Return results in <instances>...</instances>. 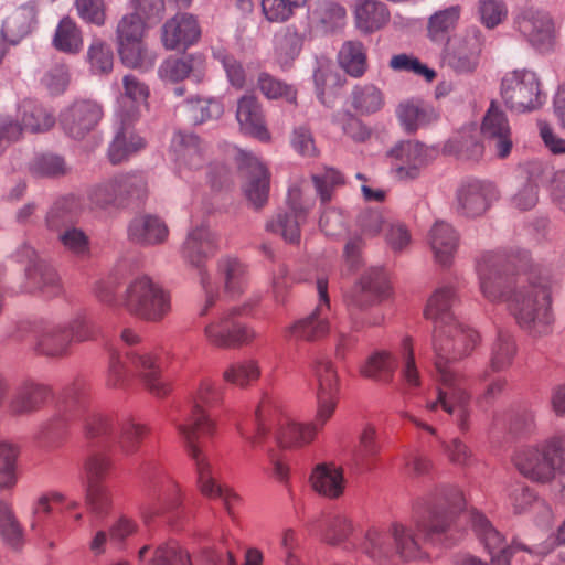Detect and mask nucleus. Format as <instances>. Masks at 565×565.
Returning a JSON list of instances; mask_svg holds the SVG:
<instances>
[{"instance_id": "nucleus-1", "label": "nucleus", "mask_w": 565, "mask_h": 565, "mask_svg": "<svg viewBox=\"0 0 565 565\" xmlns=\"http://www.w3.org/2000/svg\"><path fill=\"white\" fill-rule=\"evenodd\" d=\"M480 290L491 302L504 300L522 328H531L551 306V280L540 269L515 274L503 253L488 252L477 260Z\"/></svg>"}, {"instance_id": "nucleus-2", "label": "nucleus", "mask_w": 565, "mask_h": 565, "mask_svg": "<svg viewBox=\"0 0 565 565\" xmlns=\"http://www.w3.org/2000/svg\"><path fill=\"white\" fill-rule=\"evenodd\" d=\"M479 342V334L460 324L458 321L446 326L435 327L433 347L435 351V367L440 386L434 401H428V411H444L456 417L461 431L469 429L470 394L467 392L466 380L449 365L470 354Z\"/></svg>"}, {"instance_id": "nucleus-3", "label": "nucleus", "mask_w": 565, "mask_h": 565, "mask_svg": "<svg viewBox=\"0 0 565 565\" xmlns=\"http://www.w3.org/2000/svg\"><path fill=\"white\" fill-rule=\"evenodd\" d=\"M223 402V392L211 380L200 382L193 406L183 423L175 425L188 456L194 461L198 473V487L204 497L228 501L231 491L217 482L213 469L204 452V443L212 440L217 433V423L209 414Z\"/></svg>"}, {"instance_id": "nucleus-4", "label": "nucleus", "mask_w": 565, "mask_h": 565, "mask_svg": "<svg viewBox=\"0 0 565 565\" xmlns=\"http://www.w3.org/2000/svg\"><path fill=\"white\" fill-rule=\"evenodd\" d=\"M273 427H277L276 439L286 448H300L312 443L318 435L311 423H297L290 419L282 409L278 397L264 395L254 422H245L238 426L241 436L256 448L266 440Z\"/></svg>"}, {"instance_id": "nucleus-5", "label": "nucleus", "mask_w": 565, "mask_h": 565, "mask_svg": "<svg viewBox=\"0 0 565 565\" xmlns=\"http://www.w3.org/2000/svg\"><path fill=\"white\" fill-rule=\"evenodd\" d=\"M512 463L526 480L540 486L553 483L565 475V434L519 448Z\"/></svg>"}, {"instance_id": "nucleus-6", "label": "nucleus", "mask_w": 565, "mask_h": 565, "mask_svg": "<svg viewBox=\"0 0 565 565\" xmlns=\"http://www.w3.org/2000/svg\"><path fill=\"white\" fill-rule=\"evenodd\" d=\"M465 507L466 499L458 487L438 489L426 504L416 508L414 523L417 533L426 539L445 533Z\"/></svg>"}, {"instance_id": "nucleus-7", "label": "nucleus", "mask_w": 565, "mask_h": 565, "mask_svg": "<svg viewBox=\"0 0 565 565\" xmlns=\"http://www.w3.org/2000/svg\"><path fill=\"white\" fill-rule=\"evenodd\" d=\"M127 367L118 358L111 356L106 376V385L110 388H126L131 375L140 377L146 388L157 397H164L171 386L161 376L158 359L149 352L127 353Z\"/></svg>"}, {"instance_id": "nucleus-8", "label": "nucleus", "mask_w": 565, "mask_h": 565, "mask_svg": "<svg viewBox=\"0 0 565 565\" xmlns=\"http://www.w3.org/2000/svg\"><path fill=\"white\" fill-rule=\"evenodd\" d=\"M120 305L138 319L159 322L171 311V295L147 276L134 279Z\"/></svg>"}, {"instance_id": "nucleus-9", "label": "nucleus", "mask_w": 565, "mask_h": 565, "mask_svg": "<svg viewBox=\"0 0 565 565\" xmlns=\"http://www.w3.org/2000/svg\"><path fill=\"white\" fill-rule=\"evenodd\" d=\"M147 500L140 508L145 522L166 518L170 523L183 512L184 493L180 484L168 473L152 477L145 488Z\"/></svg>"}, {"instance_id": "nucleus-10", "label": "nucleus", "mask_w": 565, "mask_h": 565, "mask_svg": "<svg viewBox=\"0 0 565 565\" xmlns=\"http://www.w3.org/2000/svg\"><path fill=\"white\" fill-rule=\"evenodd\" d=\"M15 120L0 122V153L12 142L19 141L23 132L42 134L52 129L56 118L54 113L35 99H23L17 109Z\"/></svg>"}, {"instance_id": "nucleus-11", "label": "nucleus", "mask_w": 565, "mask_h": 565, "mask_svg": "<svg viewBox=\"0 0 565 565\" xmlns=\"http://www.w3.org/2000/svg\"><path fill=\"white\" fill-rule=\"evenodd\" d=\"M501 97L507 107L516 113L535 110L544 102L540 79L529 70L507 73L501 82Z\"/></svg>"}, {"instance_id": "nucleus-12", "label": "nucleus", "mask_w": 565, "mask_h": 565, "mask_svg": "<svg viewBox=\"0 0 565 565\" xmlns=\"http://www.w3.org/2000/svg\"><path fill=\"white\" fill-rule=\"evenodd\" d=\"M246 307L233 308L218 320L204 328L205 341L217 349H235L250 344L256 339L255 331L237 320Z\"/></svg>"}, {"instance_id": "nucleus-13", "label": "nucleus", "mask_w": 565, "mask_h": 565, "mask_svg": "<svg viewBox=\"0 0 565 565\" xmlns=\"http://www.w3.org/2000/svg\"><path fill=\"white\" fill-rule=\"evenodd\" d=\"M95 328L86 320H76L70 327H49L36 342L39 353L47 356H62L73 342H82L96 337Z\"/></svg>"}, {"instance_id": "nucleus-14", "label": "nucleus", "mask_w": 565, "mask_h": 565, "mask_svg": "<svg viewBox=\"0 0 565 565\" xmlns=\"http://www.w3.org/2000/svg\"><path fill=\"white\" fill-rule=\"evenodd\" d=\"M146 185V180L140 173L122 174L97 186L90 193V202L94 207L98 209L119 206L125 203L127 198H143Z\"/></svg>"}, {"instance_id": "nucleus-15", "label": "nucleus", "mask_w": 565, "mask_h": 565, "mask_svg": "<svg viewBox=\"0 0 565 565\" xmlns=\"http://www.w3.org/2000/svg\"><path fill=\"white\" fill-rule=\"evenodd\" d=\"M202 29L196 17L180 12L161 26V43L167 51H185L199 43Z\"/></svg>"}, {"instance_id": "nucleus-16", "label": "nucleus", "mask_w": 565, "mask_h": 565, "mask_svg": "<svg viewBox=\"0 0 565 565\" xmlns=\"http://www.w3.org/2000/svg\"><path fill=\"white\" fill-rule=\"evenodd\" d=\"M516 30L537 50H548L555 39V26L551 17L533 8L522 10L514 20Z\"/></svg>"}, {"instance_id": "nucleus-17", "label": "nucleus", "mask_w": 565, "mask_h": 565, "mask_svg": "<svg viewBox=\"0 0 565 565\" xmlns=\"http://www.w3.org/2000/svg\"><path fill=\"white\" fill-rule=\"evenodd\" d=\"M433 150L418 141H403L395 146L390 156L394 160V172L398 180L417 179L429 163Z\"/></svg>"}, {"instance_id": "nucleus-18", "label": "nucleus", "mask_w": 565, "mask_h": 565, "mask_svg": "<svg viewBox=\"0 0 565 565\" xmlns=\"http://www.w3.org/2000/svg\"><path fill=\"white\" fill-rule=\"evenodd\" d=\"M150 89L146 83L135 75L122 78V92L117 98L116 117L118 122L134 125L140 117L141 110L148 108Z\"/></svg>"}, {"instance_id": "nucleus-19", "label": "nucleus", "mask_w": 565, "mask_h": 565, "mask_svg": "<svg viewBox=\"0 0 565 565\" xmlns=\"http://www.w3.org/2000/svg\"><path fill=\"white\" fill-rule=\"evenodd\" d=\"M469 515L473 531L491 555L492 565H510V558L514 551H529L521 545H505L504 537L491 525L482 513L471 510Z\"/></svg>"}, {"instance_id": "nucleus-20", "label": "nucleus", "mask_w": 565, "mask_h": 565, "mask_svg": "<svg viewBox=\"0 0 565 565\" xmlns=\"http://www.w3.org/2000/svg\"><path fill=\"white\" fill-rule=\"evenodd\" d=\"M317 290L319 294V303L315 311L307 318L295 322L290 328V335L298 340L315 341L326 337L330 327L323 313L330 309L328 296V281L318 279Z\"/></svg>"}, {"instance_id": "nucleus-21", "label": "nucleus", "mask_w": 565, "mask_h": 565, "mask_svg": "<svg viewBox=\"0 0 565 565\" xmlns=\"http://www.w3.org/2000/svg\"><path fill=\"white\" fill-rule=\"evenodd\" d=\"M102 108L92 100H76L62 115L65 132L74 139H82L90 132L102 118Z\"/></svg>"}, {"instance_id": "nucleus-22", "label": "nucleus", "mask_w": 565, "mask_h": 565, "mask_svg": "<svg viewBox=\"0 0 565 565\" xmlns=\"http://www.w3.org/2000/svg\"><path fill=\"white\" fill-rule=\"evenodd\" d=\"M391 290L387 274L383 269L373 268L361 278L359 286L347 301L349 307L363 309L388 298Z\"/></svg>"}, {"instance_id": "nucleus-23", "label": "nucleus", "mask_w": 565, "mask_h": 565, "mask_svg": "<svg viewBox=\"0 0 565 565\" xmlns=\"http://www.w3.org/2000/svg\"><path fill=\"white\" fill-rule=\"evenodd\" d=\"M482 35L478 30H471L463 36L455 40L446 60L448 65L458 73H471L479 63L482 50Z\"/></svg>"}, {"instance_id": "nucleus-24", "label": "nucleus", "mask_w": 565, "mask_h": 565, "mask_svg": "<svg viewBox=\"0 0 565 565\" xmlns=\"http://www.w3.org/2000/svg\"><path fill=\"white\" fill-rule=\"evenodd\" d=\"M236 119L241 130L262 142H269L270 132L266 126V119L262 103L253 94H245L237 100Z\"/></svg>"}, {"instance_id": "nucleus-25", "label": "nucleus", "mask_w": 565, "mask_h": 565, "mask_svg": "<svg viewBox=\"0 0 565 565\" xmlns=\"http://www.w3.org/2000/svg\"><path fill=\"white\" fill-rule=\"evenodd\" d=\"M482 136L494 143L498 157L505 158L512 149V134L505 114L491 102L481 125Z\"/></svg>"}, {"instance_id": "nucleus-26", "label": "nucleus", "mask_w": 565, "mask_h": 565, "mask_svg": "<svg viewBox=\"0 0 565 565\" xmlns=\"http://www.w3.org/2000/svg\"><path fill=\"white\" fill-rule=\"evenodd\" d=\"M495 198L494 186L477 179L465 180L457 189L459 206L468 216L481 215Z\"/></svg>"}, {"instance_id": "nucleus-27", "label": "nucleus", "mask_w": 565, "mask_h": 565, "mask_svg": "<svg viewBox=\"0 0 565 565\" xmlns=\"http://www.w3.org/2000/svg\"><path fill=\"white\" fill-rule=\"evenodd\" d=\"M20 256H25L30 262L26 268V277L30 284H32L31 291L39 290L49 298L61 294L62 286L56 271L51 266L38 262V256L33 248L24 246L20 252Z\"/></svg>"}, {"instance_id": "nucleus-28", "label": "nucleus", "mask_w": 565, "mask_h": 565, "mask_svg": "<svg viewBox=\"0 0 565 565\" xmlns=\"http://www.w3.org/2000/svg\"><path fill=\"white\" fill-rule=\"evenodd\" d=\"M206 71V58L202 53H191L183 56H169L159 67V76L169 83H179L191 74L203 77Z\"/></svg>"}, {"instance_id": "nucleus-29", "label": "nucleus", "mask_w": 565, "mask_h": 565, "mask_svg": "<svg viewBox=\"0 0 565 565\" xmlns=\"http://www.w3.org/2000/svg\"><path fill=\"white\" fill-rule=\"evenodd\" d=\"M36 23L38 12L35 7L23 4L4 18L0 33L8 44L15 45L34 31Z\"/></svg>"}, {"instance_id": "nucleus-30", "label": "nucleus", "mask_w": 565, "mask_h": 565, "mask_svg": "<svg viewBox=\"0 0 565 565\" xmlns=\"http://www.w3.org/2000/svg\"><path fill=\"white\" fill-rule=\"evenodd\" d=\"M247 169V182L244 188L247 200L256 207H263L268 200L269 178L268 169L253 156L244 154Z\"/></svg>"}, {"instance_id": "nucleus-31", "label": "nucleus", "mask_w": 565, "mask_h": 565, "mask_svg": "<svg viewBox=\"0 0 565 565\" xmlns=\"http://www.w3.org/2000/svg\"><path fill=\"white\" fill-rule=\"evenodd\" d=\"M310 482L316 492L329 499H338L345 489L343 469L334 462L317 465L310 475Z\"/></svg>"}, {"instance_id": "nucleus-32", "label": "nucleus", "mask_w": 565, "mask_h": 565, "mask_svg": "<svg viewBox=\"0 0 565 565\" xmlns=\"http://www.w3.org/2000/svg\"><path fill=\"white\" fill-rule=\"evenodd\" d=\"M51 397L49 386L28 380L19 386L10 403V409L18 415L32 413L40 409Z\"/></svg>"}, {"instance_id": "nucleus-33", "label": "nucleus", "mask_w": 565, "mask_h": 565, "mask_svg": "<svg viewBox=\"0 0 565 565\" xmlns=\"http://www.w3.org/2000/svg\"><path fill=\"white\" fill-rule=\"evenodd\" d=\"M347 103L355 115L371 116L383 109L385 95L374 84H356L352 88Z\"/></svg>"}, {"instance_id": "nucleus-34", "label": "nucleus", "mask_w": 565, "mask_h": 565, "mask_svg": "<svg viewBox=\"0 0 565 565\" xmlns=\"http://www.w3.org/2000/svg\"><path fill=\"white\" fill-rule=\"evenodd\" d=\"M396 115L408 134H415L418 129L430 125L438 119L434 107L423 100H405L396 109Z\"/></svg>"}, {"instance_id": "nucleus-35", "label": "nucleus", "mask_w": 565, "mask_h": 565, "mask_svg": "<svg viewBox=\"0 0 565 565\" xmlns=\"http://www.w3.org/2000/svg\"><path fill=\"white\" fill-rule=\"evenodd\" d=\"M217 249L216 236L209 228L200 227L189 234L183 246V256L199 267L205 259L214 256Z\"/></svg>"}, {"instance_id": "nucleus-36", "label": "nucleus", "mask_w": 565, "mask_h": 565, "mask_svg": "<svg viewBox=\"0 0 565 565\" xmlns=\"http://www.w3.org/2000/svg\"><path fill=\"white\" fill-rule=\"evenodd\" d=\"M386 230V242L394 250H401L411 243L408 230L401 223H390L383 221L379 213H370L363 218V232L366 235H376L382 228Z\"/></svg>"}, {"instance_id": "nucleus-37", "label": "nucleus", "mask_w": 565, "mask_h": 565, "mask_svg": "<svg viewBox=\"0 0 565 565\" xmlns=\"http://www.w3.org/2000/svg\"><path fill=\"white\" fill-rule=\"evenodd\" d=\"M338 64L341 70L353 78H361L369 68L365 46L359 41H347L338 53Z\"/></svg>"}, {"instance_id": "nucleus-38", "label": "nucleus", "mask_w": 565, "mask_h": 565, "mask_svg": "<svg viewBox=\"0 0 565 565\" xmlns=\"http://www.w3.org/2000/svg\"><path fill=\"white\" fill-rule=\"evenodd\" d=\"M168 227L159 217L142 215L136 217L129 226V236L141 244L162 243L168 236Z\"/></svg>"}, {"instance_id": "nucleus-39", "label": "nucleus", "mask_w": 565, "mask_h": 565, "mask_svg": "<svg viewBox=\"0 0 565 565\" xmlns=\"http://www.w3.org/2000/svg\"><path fill=\"white\" fill-rule=\"evenodd\" d=\"M132 126L119 122V129L108 149V158L113 164L124 162L145 147V140L132 132Z\"/></svg>"}, {"instance_id": "nucleus-40", "label": "nucleus", "mask_w": 565, "mask_h": 565, "mask_svg": "<svg viewBox=\"0 0 565 565\" xmlns=\"http://www.w3.org/2000/svg\"><path fill=\"white\" fill-rule=\"evenodd\" d=\"M355 21L360 30L373 32L388 21V11L384 3L376 0H361L355 6Z\"/></svg>"}, {"instance_id": "nucleus-41", "label": "nucleus", "mask_w": 565, "mask_h": 565, "mask_svg": "<svg viewBox=\"0 0 565 565\" xmlns=\"http://www.w3.org/2000/svg\"><path fill=\"white\" fill-rule=\"evenodd\" d=\"M53 46L66 54H77L83 49V33L77 23L68 15L61 19L52 40Z\"/></svg>"}, {"instance_id": "nucleus-42", "label": "nucleus", "mask_w": 565, "mask_h": 565, "mask_svg": "<svg viewBox=\"0 0 565 565\" xmlns=\"http://www.w3.org/2000/svg\"><path fill=\"white\" fill-rule=\"evenodd\" d=\"M306 209L291 205L289 212L277 214V216L267 224V230L280 234L287 242H298L300 237V223L306 220Z\"/></svg>"}, {"instance_id": "nucleus-43", "label": "nucleus", "mask_w": 565, "mask_h": 565, "mask_svg": "<svg viewBox=\"0 0 565 565\" xmlns=\"http://www.w3.org/2000/svg\"><path fill=\"white\" fill-rule=\"evenodd\" d=\"M150 434V428L134 418H127L119 425V434L117 437L116 446L118 450L130 456L136 454L145 438Z\"/></svg>"}, {"instance_id": "nucleus-44", "label": "nucleus", "mask_w": 565, "mask_h": 565, "mask_svg": "<svg viewBox=\"0 0 565 565\" xmlns=\"http://www.w3.org/2000/svg\"><path fill=\"white\" fill-rule=\"evenodd\" d=\"M429 242L436 260L446 265L457 248L458 237L449 224L437 222L430 231Z\"/></svg>"}, {"instance_id": "nucleus-45", "label": "nucleus", "mask_w": 565, "mask_h": 565, "mask_svg": "<svg viewBox=\"0 0 565 565\" xmlns=\"http://www.w3.org/2000/svg\"><path fill=\"white\" fill-rule=\"evenodd\" d=\"M455 298L454 290L450 288L438 289L428 300L425 317L435 322V327L446 326L457 321L450 308Z\"/></svg>"}, {"instance_id": "nucleus-46", "label": "nucleus", "mask_w": 565, "mask_h": 565, "mask_svg": "<svg viewBox=\"0 0 565 565\" xmlns=\"http://www.w3.org/2000/svg\"><path fill=\"white\" fill-rule=\"evenodd\" d=\"M310 371L317 382V394L339 393L340 380L333 362L323 355L316 356Z\"/></svg>"}, {"instance_id": "nucleus-47", "label": "nucleus", "mask_w": 565, "mask_h": 565, "mask_svg": "<svg viewBox=\"0 0 565 565\" xmlns=\"http://www.w3.org/2000/svg\"><path fill=\"white\" fill-rule=\"evenodd\" d=\"M118 53L121 62L131 68L150 67L154 63V56L149 51L145 39L118 41Z\"/></svg>"}, {"instance_id": "nucleus-48", "label": "nucleus", "mask_w": 565, "mask_h": 565, "mask_svg": "<svg viewBox=\"0 0 565 565\" xmlns=\"http://www.w3.org/2000/svg\"><path fill=\"white\" fill-rule=\"evenodd\" d=\"M322 540L330 545H344V548L354 546L355 529L352 521L345 515H335L330 519L322 532Z\"/></svg>"}, {"instance_id": "nucleus-49", "label": "nucleus", "mask_w": 565, "mask_h": 565, "mask_svg": "<svg viewBox=\"0 0 565 565\" xmlns=\"http://www.w3.org/2000/svg\"><path fill=\"white\" fill-rule=\"evenodd\" d=\"M315 21L322 26L326 32H333L342 28L347 21L345 8L332 0L320 1L312 12Z\"/></svg>"}, {"instance_id": "nucleus-50", "label": "nucleus", "mask_w": 565, "mask_h": 565, "mask_svg": "<svg viewBox=\"0 0 565 565\" xmlns=\"http://www.w3.org/2000/svg\"><path fill=\"white\" fill-rule=\"evenodd\" d=\"M262 371L256 360L249 359L235 362L223 372V380L232 385L247 387L256 383L260 377Z\"/></svg>"}, {"instance_id": "nucleus-51", "label": "nucleus", "mask_w": 565, "mask_h": 565, "mask_svg": "<svg viewBox=\"0 0 565 565\" xmlns=\"http://www.w3.org/2000/svg\"><path fill=\"white\" fill-rule=\"evenodd\" d=\"M149 565H193L190 552L178 541L169 540L156 546Z\"/></svg>"}, {"instance_id": "nucleus-52", "label": "nucleus", "mask_w": 565, "mask_h": 565, "mask_svg": "<svg viewBox=\"0 0 565 565\" xmlns=\"http://www.w3.org/2000/svg\"><path fill=\"white\" fill-rule=\"evenodd\" d=\"M257 88L267 99H284L290 104L297 102V89L267 72L259 73Z\"/></svg>"}, {"instance_id": "nucleus-53", "label": "nucleus", "mask_w": 565, "mask_h": 565, "mask_svg": "<svg viewBox=\"0 0 565 565\" xmlns=\"http://www.w3.org/2000/svg\"><path fill=\"white\" fill-rule=\"evenodd\" d=\"M395 366V360L390 353L379 352L366 360L360 369V374L367 379L390 382L393 379Z\"/></svg>"}, {"instance_id": "nucleus-54", "label": "nucleus", "mask_w": 565, "mask_h": 565, "mask_svg": "<svg viewBox=\"0 0 565 565\" xmlns=\"http://www.w3.org/2000/svg\"><path fill=\"white\" fill-rule=\"evenodd\" d=\"M516 345L514 339L509 334L500 333L492 345L490 355V369L492 372L508 370L515 358Z\"/></svg>"}, {"instance_id": "nucleus-55", "label": "nucleus", "mask_w": 565, "mask_h": 565, "mask_svg": "<svg viewBox=\"0 0 565 565\" xmlns=\"http://www.w3.org/2000/svg\"><path fill=\"white\" fill-rule=\"evenodd\" d=\"M0 536L17 548L23 544V530L8 502L0 501Z\"/></svg>"}, {"instance_id": "nucleus-56", "label": "nucleus", "mask_w": 565, "mask_h": 565, "mask_svg": "<svg viewBox=\"0 0 565 565\" xmlns=\"http://www.w3.org/2000/svg\"><path fill=\"white\" fill-rule=\"evenodd\" d=\"M311 0H262V10L270 22H286L296 11L306 7Z\"/></svg>"}, {"instance_id": "nucleus-57", "label": "nucleus", "mask_w": 565, "mask_h": 565, "mask_svg": "<svg viewBox=\"0 0 565 565\" xmlns=\"http://www.w3.org/2000/svg\"><path fill=\"white\" fill-rule=\"evenodd\" d=\"M380 448L376 443V433L373 427H365L360 436V443L354 451V460L363 469H372L375 466Z\"/></svg>"}, {"instance_id": "nucleus-58", "label": "nucleus", "mask_w": 565, "mask_h": 565, "mask_svg": "<svg viewBox=\"0 0 565 565\" xmlns=\"http://www.w3.org/2000/svg\"><path fill=\"white\" fill-rule=\"evenodd\" d=\"M313 79L318 97L326 106H331L338 97V93L331 89V84L334 83L341 88L347 82L345 78H341L337 73L328 68H318L313 74Z\"/></svg>"}, {"instance_id": "nucleus-59", "label": "nucleus", "mask_w": 565, "mask_h": 565, "mask_svg": "<svg viewBox=\"0 0 565 565\" xmlns=\"http://www.w3.org/2000/svg\"><path fill=\"white\" fill-rule=\"evenodd\" d=\"M397 553L405 559H415L419 556L420 545L417 537L405 525L395 523L392 526Z\"/></svg>"}, {"instance_id": "nucleus-60", "label": "nucleus", "mask_w": 565, "mask_h": 565, "mask_svg": "<svg viewBox=\"0 0 565 565\" xmlns=\"http://www.w3.org/2000/svg\"><path fill=\"white\" fill-rule=\"evenodd\" d=\"M18 450L4 443H0V488H12L17 477Z\"/></svg>"}, {"instance_id": "nucleus-61", "label": "nucleus", "mask_w": 565, "mask_h": 565, "mask_svg": "<svg viewBox=\"0 0 565 565\" xmlns=\"http://www.w3.org/2000/svg\"><path fill=\"white\" fill-rule=\"evenodd\" d=\"M220 270L225 279V289L232 294H239L246 281V268L235 258H227L220 263Z\"/></svg>"}, {"instance_id": "nucleus-62", "label": "nucleus", "mask_w": 565, "mask_h": 565, "mask_svg": "<svg viewBox=\"0 0 565 565\" xmlns=\"http://www.w3.org/2000/svg\"><path fill=\"white\" fill-rule=\"evenodd\" d=\"M87 58L96 74H107L113 70L114 56L110 47L102 40H94L88 49Z\"/></svg>"}, {"instance_id": "nucleus-63", "label": "nucleus", "mask_w": 565, "mask_h": 565, "mask_svg": "<svg viewBox=\"0 0 565 565\" xmlns=\"http://www.w3.org/2000/svg\"><path fill=\"white\" fill-rule=\"evenodd\" d=\"M186 111L192 121L200 124L218 118L223 114V106L215 99L195 98L188 102Z\"/></svg>"}, {"instance_id": "nucleus-64", "label": "nucleus", "mask_w": 565, "mask_h": 565, "mask_svg": "<svg viewBox=\"0 0 565 565\" xmlns=\"http://www.w3.org/2000/svg\"><path fill=\"white\" fill-rule=\"evenodd\" d=\"M460 6H452L435 13L428 25L429 35L436 40L439 35L448 32L457 24L460 17Z\"/></svg>"}]
</instances>
